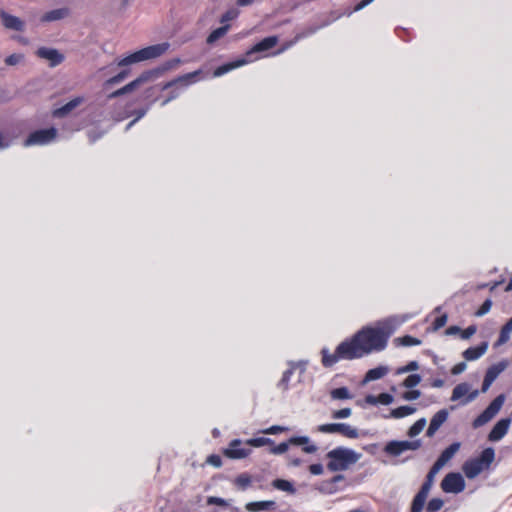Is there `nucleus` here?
I'll use <instances>...</instances> for the list:
<instances>
[{
	"instance_id": "42",
	"label": "nucleus",
	"mask_w": 512,
	"mask_h": 512,
	"mask_svg": "<svg viewBox=\"0 0 512 512\" xmlns=\"http://www.w3.org/2000/svg\"><path fill=\"white\" fill-rule=\"evenodd\" d=\"M491 307H492L491 299H486L474 314L477 317H481V316L487 314L490 311Z\"/></svg>"
},
{
	"instance_id": "50",
	"label": "nucleus",
	"mask_w": 512,
	"mask_h": 512,
	"mask_svg": "<svg viewBox=\"0 0 512 512\" xmlns=\"http://www.w3.org/2000/svg\"><path fill=\"white\" fill-rule=\"evenodd\" d=\"M207 504L217 505V506H222V507H225L228 505V503L226 502L225 499L220 498V497H215V496L208 497Z\"/></svg>"
},
{
	"instance_id": "64",
	"label": "nucleus",
	"mask_w": 512,
	"mask_h": 512,
	"mask_svg": "<svg viewBox=\"0 0 512 512\" xmlns=\"http://www.w3.org/2000/svg\"><path fill=\"white\" fill-rule=\"evenodd\" d=\"M343 479H344V477L342 475H336V476L333 477L332 481L333 482H338V481H341Z\"/></svg>"
},
{
	"instance_id": "23",
	"label": "nucleus",
	"mask_w": 512,
	"mask_h": 512,
	"mask_svg": "<svg viewBox=\"0 0 512 512\" xmlns=\"http://www.w3.org/2000/svg\"><path fill=\"white\" fill-rule=\"evenodd\" d=\"M276 507V502L272 500L248 502L245 505V509L251 512L273 511Z\"/></svg>"
},
{
	"instance_id": "11",
	"label": "nucleus",
	"mask_w": 512,
	"mask_h": 512,
	"mask_svg": "<svg viewBox=\"0 0 512 512\" xmlns=\"http://www.w3.org/2000/svg\"><path fill=\"white\" fill-rule=\"evenodd\" d=\"M252 450L243 444L240 439H233L228 447L223 449V455L229 459H244L251 454Z\"/></svg>"
},
{
	"instance_id": "9",
	"label": "nucleus",
	"mask_w": 512,
	"mask_h": 512,
	"mask_svg": "<svg viewBox=\"0 0 512 512\" xmlns=\"http://www.w3.org/2000/svg\"><path fill=\"white\" fill-rule=\"evenodd\" d=\"M420 447H421V440H413V441H408V440H403V441L392 440V441H389L385 445L384 452L387 455L397 457V456H400L405 451L417 450Z\"/></svg>"
},
{
	"instance_id": "28",
	"label": "nucleus",
	"mask_w": 512,
	"mask_h": 512,
	"mask_svg": "<svg viewBox=\"0 0 512 512\" xmlns=\"http://www.w3.org/2000/svg\"><path fill=\"white\" fill-rule=\"evenodd\" d=\"M459 448H460V443L459 442L452 443L451 445H449L447 448H445L441 452V454H440V456L438 457L437 460L445 465L450 459L453 458V456L459 450Z\"/></svg>"
},
{
	"instance_id": "2",
	"label": "nucleus",
	"mask_w": 512,
	"mask_h": 512,
	"mask_svg": "<svg viewBox=\"0 0 512 512\" xmlns=\"http://www.w3.org/2000/svg\"><path fill=\"white\" fill-rule=\"evenodd\" d=\"M326 457L329 460L327 469L331 472L347 470L359 459V455L355 451L344 447H337L329 451Z\"/></svg>"
},
{
	"instance_id": "60",
	"label": "nucleus",
	"mask_w": 512,
	"mask_h": 512,
	"mask_svg": "<svg viewBox=\"0 0 512 512\" xmlns=\"http://www.w3.org/2000/svg\"><path fill=\"white\" fill-rule=\"evenodd\" d=\"M254 0H237L236 3L240 7L249 6L253 3Z\"/></svg>"
},
{
	"instance_id": "5",
	"label": "nucleus",
	"mask_w": 512,
	"mask_h": 512,
	"mask_svg": "<svg viewBox=\"0 0 512 512\" xmlns=\"http://www.w3.org/2000/svg\"><path fill=\"white\" fill-rule=\"evenodd\" d=\"M290 445L302 446V451L307 454H313L318 450L317 446L310 442L309 437L293 436L289 438L286 442H281L278 445H270V453L274 455L283 454L288 450Z\"/></svg>"
},
{
	"instance_id": "46",
	"label": "nucleus",
	"mask_w": 512,
	"mask_h": 512,
	"mask_svg": "<svg viewBox=\"0 0 512 512\" xmlns=\"http://www.w3.org/2000/svg\"><path fill=\"white\" fill-rule=\"evenodd\" d=\"M23 59L22 54H11L5 58L6 65L13 66L18 64Z\"/></svg>"
},
{
	"instance_id": "27",
	"label": "nucleus",
	"mask_w": 512,
	"mask_h": 512,
	"mask_svg": "<svg viewBox=\"0 0 512 512\" xmlns=\"http://www.w3.org/2000/svg\"><path fill=\"white\" fill-rule=\"evenodd\" d=\"M416 412V408L413 407V406H408V405H404V406H400V407H397L395 409H392L390 411V414L389 416H385V418H394V419H400V418H404L406 416H409V415H412Z\"/></svg>"
},
{
	"instance_id": "17",
	"label": "nucleus",
	"mask_w": 512,
	"mask_h": 512,
	"mask_svg": "<svg viewBox=\"0 0 512 512\" xmlns=\"http://www.w3.org/2000/svg\"><path fill=\"white\" fill-rule=\"evenodd\" d=\"M504 369L505 365L503 363L494 364L487 369L482 383V392H486L490 388L492 383Z\"/></svg>"
},
{
	"instance_id": "20",
	"label": "nucleus",
	"mask_w": 512,
	"mask_h": 512,
	"mask_svg": "<svg viewBox=\"0 0 512 512\" xmlns=\"http://www.w3.org/2000/svg\"><path fill=\"white\" fill-rule=\"evenodd\" d=\"M448 418V411L446 409L439 410L430 420L429 427L427 429L426 435L428 437H432L438 429L443 425V423Z\"/></svg>"
},
{
	"instance_id": "10",
	"label": "nucleus",
	"mask_w": 512,
	"mask_h": 512,
	"mask_svg": "<svg viewBox=\"0 0 512 512\" xmlns=\"http://www.w3.org/2000/svg\"><path fill=\"white\" fill-rule=\"evenodd\" d=\"M57 136V130L54 127L36 130L29 134L25 140V146L45 145L52 142Z\"/></svg>"
},
{
	"instance_id": "8",
	"label": "nucleus",
	"mask_w": 512,
	"mask_h": 512,
	"mask_svg": "<svg viewBox=\"0 0 512 512\" xmlns=\"http://www.w3.org/2000/svg\"><path fill=\"white\" fill-rule=\"evenodd\" d=\"M317 431L321 433H339L349 439H356L359 437L357 428L347 423H327L317 427Z\"/></svg>"
},
{
	"instance_id": "1",
	"label": "nucleus",
	"mask_w": 512,
	"mask_h": 512,
	"mask_svg": "<svg viewBox=\"0 0 512 512\" xmlns=\"http://www.w3.org/2000/svg\"><path fill=\"white\" fill-rule=\"evenodd\" d=\"M390 333L383 328L363 327L352 337L342 341L330 353L327 348L321 350V363L330 368L340 360H354L364 357L374 351L379 352L386 348Z\"/></svg>"
},
{
	"instance_id": "49",
	"label": "nucleus",
	"mask_w": 512,
	"mask_h": 512,
	"mask_svg": "<svg viewBox=\"0 0 512 512\" xmlns=\"http://www.w3.org/2000/svg\"><path fill=\"white\" fill-rule=\"evenodd\" d=\"M292 374H293V370H291V369L284 371L282 378L279 382V385L282 386L284 389H287L288 383L291 379Z\"/></svg>"
},
{
	"instance_id": "40",
	"label": "nucleus",
	"mask_w": 512,
	"mask_h": 512,
	"mask_svg": "<svg viewBox=\"0 0 512 512\" xmlns=\"http://www.w3.org/2000/svg\"><path fill=\"white\" fill-rule=\"evenodd\" d=\"M421 382V376L419 374H411L404 381L403 386L406 388H413Z\"/></svg>"
},
{
	"instance_id": "22",
	"label": "nucleus",
	"mask_w": 512,
	"mask_h": 512,
	"mask_svg": "<svg viewBox=\"0 0 512 512\" xmlns=\"http://www.w3.org/2000/svg\"><path fill=\"white\" fill-rule=\"evenodd\" d=\"M83 102L82 97H76L69 102H67L65 105L55 109L53 111V116L56 118H62L67 116L72 110H74L76 107H78Z\"/></svg>"
},
{
	"instance_id": "18",
	"label": "nucleus",
	"mask_w": 512,
	"mask_h": 512,
	"mask_svg": "<svg viewBox=\"0 0 512 512\" xmlns=\"http://www.w3.org/2000/svg\"><path fill=\"white\" fill-rule=\"evenodd\" d=\"M201 73H202L201 70H197V71H194V72L187 73V74H184L182 76H179L178 78L165 83L162 86V90H167V89L173 87L176 84H179L181 86H188V85H190L192 83H195L198 80V76Z\"/></svg>"
},
{
	"instance_id": "7",
	"label": "nucleus",
	"mask_w": 512,
	"mask_h": 512,
	"mask_svg": "<svg viewBox=\"0 0 512 512\" xmlns=\"http://www.w3.org/2000/svg\"><path fill=\"white\" fill-rule=\"evenodd\" d=\"M160 76V70L159 69H152L144 71L138 78L133 80L132 82L128 83L127 85L123 86L122 88L112 92L109 95V98H117L119 96H122L126 93L132 92L137 87H139L141 84L146 83L150 80H154Z\"/></svg>"
},
{
	"instance_id": "15",
	"label": "nucleus",
	"mask_w": 512,
	"mask_h": 512,
	"mask_svg": "<svg viewBox=\"0 0 512 512\" xmlns=\"http://www.w3.org/2000/svg\"><path fill=\"white\" fill-rule=\"evenodd\" d=\"M469 390H470V386L467 383H460V384L456 385L452 391L451 400L456 401V400H459L462 397L467 395V398L465 399L464 404L471 402L472 400H474L477 397L478 391L475 390V391L469 393Z\"/></svg>"
},
{
	"instance_id": "30",
	"label": "nucleus",
	"mask_w": 512,
	"mask_h": 512,
	"mask_svg": "<svg viewBox=\"0 0 512 512\" xmlns=\"http://www.w3.org/2000/svg\"><path fill=\"white\" fill-rule=\"evenodd\" d=\"M245 63H246V60L241 59V60H237V61H234V62H230V63H226L224 65H221V66H219V67H217L215 69L214 76H216V77L222 76L225 73L231 71L232 69L240 67V66H242Z\"/></svg>"
},
{
	"instance_id": "25",
	"label": "nucleus",
	"mask_w": 512,
	"mask_h": 512,
	"mask_svg": "<svg viewBox=\"0 0 512 512\" xmlns=\"http://www.w3.org/2000/svg\"><path fill=\"white\" fill-rule=\"evenodd\" d=\"M70 11L68 8H58L51 11L46 12L41 17V22H52L64 19L69 15Z\"/></svg>"
},
{
	"instance_id": "56",
	"label": "nucleus",
	"mask_w": 512,
	"mask_h": 512,
	"mask_svg": "<svg viewBox=\"0 0 512 512\" xmlns=\"http://www.w3.org/2000/svg\"><path fill=\"white\" fill-rule=\"evenodd\" d=\"M465 369H466L465 362H460L452 367L451 373L453 375H458V374L462 373Z\"/></svg>"
},
{
	"instance_id": "55",
	"label": "nucleus",
	"mask_w": 512,
	"mask_h": 512,
	"mask_svg": "<svg viewBox=\"0 0 512 512\" xmlns=\"http://www.w3.org/2000/svg\"><path fill=\"white\" fill-rule=\"evenodd\" d=\"M308 469L312 475H321L324 470L322 464L320 463L311 464Z\"/></svg>"
},
{
	"instance_id": "38",
	"label": "nucleus",
	"mask_w": 512,
	"mask_h": 512,
	"mask_svg": "<svg viewBox=\"0 0 512 512\" xmlns=\"http://www.w3.org/2000/svg\"><path fill=\"white\" fill-rule=\"evenodd\" d=\"M235 484L241 489H246L251 484V477L247 473L238 475L235 479Z\"/></svg>"
},
{
	"instance_id": "13",
	"label": "nucleus",
	"mask_w": 512,
	"mask_h": 512,
	"mask_svg": "<svg viewBox=\"0 0 512 512\" xmlns=\"http://www.w3.org/2000/svg\"><path fill=\"white\" fill-rule=\"evenodd\" d=\"M432 483L424 481L422 484L420 490L415 495L412 504H411V512H422L424 508V504L426 502V499L428 497V494L431 490Z\"/></svg>"
},
{
	"instance_id": "16",
	"label": "nucleus",
	"mask_w": 512,
	"mask_h": 512,
	"mask_svg": "<svg viewBox=\"0 0 512 512\" xmlns=\"http://www.w3.org/2000/svg\"><path fill=\"white\" fill-rule=\"evenodd\" d=\"M511 420L509 418L500 419L492 428L488 435L489 441L496 442L501 440L508 432Z\"/></svg>"
},
{
	"instance_id": "26",
	"label": "nucleus",
	"mask_w": 512,
	"mask_h": 512,
	"mask_svg": "<svg viewBox=\"0 0 512 512\" xmlns=\"http://www.w3.org/2000/svg\"><path fill=\"white\" fill-rule=\"evenodd\" d=\"M394 398L389 393H380L377 396L374 395H367L365 398L366 403L371 405H389L393 402Z\"/></svg>"
},
{
	"instance_id": "59",
	"label": "nucleus",
	"mask_w": 512,
	"mask_h": 512,
	"mask_svg": "<svg viewBox=\"0 0 512 512\" xmlns=\"http://www.w3.org/2000/svg\"><path fill=\"white\" fill-rule=\"evenodd\" d=\"M373 0H361L356 6H355V10L358 11V10H361L363 9L364 7H366L367 5H369Z\"/></svg>"
},
{
	"instance_id": "53",
	"label": "nucleus",
	"mask_w": 512,
	"mask_h": 512,
	"mask_svg": "<svg viewBox=\"0 0 512 512\" xmlns=\"http://www.w3.org/2000/svg\"><path fill=\"white\" fill-rule=\"evenodd\" d=\"M421 392L419 390H409L404 392L403 399L407 401L416 400L420 397Z\"/></svg>"
},
{
	"instance_id": "31",
	"label": "nucleus",
	"mask_w": 512,
	"mask_h": 512,
	"mask_svg": "<svg viewBox=\"0 0 512 512\" xmlns=\"http://www.w3.org/2000/svg\"><path fill=\"white\" fill-rule=\"evenodd\" d=\"M230 28V25L229 24H225L215 30H213L207 37V43L208 44H213L215 43L217 40H219L220 38H222L224 35H226V33L228 32Z\"/></svg>"
},
{
	"instance_id": "21",
	"label": "nucleus",
	"mask_w": 512,
	"mask_h": 512,
	"mask_svg": "<svg viewBox=\"0 0 512 512\" xmlns=\"http://www.w3.org/2000/svg\"><path fill=\"white\" fill-rule=\"evenodd\" d=\"M278 37L277 36H268L256 43L249 51L248 54L251 53H258V52H264L272 49L275 47L278 43Z\"/></svg>"
},
{
	"instance_id": "14",
	"label": "nucleus",
	"mask_w": 512,
	"mask_h": 512,
	"mask_svg": "<svg viewBox=\"0 0 512 512\" xmlns=\"http://www.w3.org/2000/svg\"><path fill=\"white\" fill-rule=\"evenodd\" d=\"M36 55L39 58L48 60L51 67H55L64 61V55L53 48L40 47L36 51Z\"/></svg>"
},
{
	"instance_id": "33",
	"label": "nucleus",
	"mask_w": 512,
	"mask_h": 512,
	"mask_svg": "<svg viewBox=\"0 0 512 512\" xmlns=\"http://www.w3.org/2000/svg\"><path fill=\"white\" fill-rule=\"evenodd\" d=\"M331 398L335 400H345L352 398V395L347 387L335 388L330 392Z\"/></svg>"
},
{
	"instance_id": "54",
	"label": "nucleus",
	"mask_w": 512,
	"mask_h": 512,
	"mask_svg": "<svg viewBox=\"0 0 512 512\" xmlns=\"http://www.w3.org/2000/svg\"><path fill=\"white\" fill-rule=\"evenodd\" d=\"M475 333H476V327L474 325H471L464 330L461 329L460 336L462 339H469Z\"/></svg>"
},
{
	"instance_id": "63",
	"label": "nucleus",
	"mask_w": 512,
	"mask_h": 512,
	"mask_svg": "<svg viewBox=\"0 0 512 512\" xmlns=\"http://www.w3.org/2000/svg\"><path fill=\"white\" fill-rule=\"evenodd\" d=\"M291 464H292L293 466H299V465L301 464V460H300V459H298V458L293 459V460L291 461Z\"/></svg>"
},
{
	"instance_id": "58",
	"label": "nucleus",
	"mask_w": 512,
	"mask_h": 512,
	"mask_svg": "<svg viewBox=\"0 0 512 512\" xmlns=\"http://www.w3.org/2000/svg\"><path fill=\"white\" fill-rule=\"evenodd\" d=\"M460 332H461V328L458 326H455V325L448 327L445 331V333L447 335H456V334H460Z\"/></svg>"
},
{
	"instance_id": "35",
	"label": "nucleus",
	"mask_w": 512,
	"mask_h": 512,
	"mask_svg": "<svg viewBox=\"0 0 512 512\" xmlns=\"http://www.w3.org/2000/svg\"><path fill=\"white\" fill-rule=\"evenodd\" d=\"M426 425V419L425 418H421L419 420H417L408 430V433L407 435L411 438L417 436L418 434H420L422 432V430L424 429Z\"/></svg>"
},
{
	"instance_id": "48",
	"label": "nucleus",
	"mask_w": 512,
	"mask_h": 512,
	"mask_svg": "<svg viewBox=\"0 0 512 512\" xmlns=\"http://www.w3.org/2000/svg\"><path fill=\"white\" fill-rule=\"evenodd\" d=\"M419 368V364L417 361H410L405 366L399 368L398 373H406L410 371H416Z\"/></svg>"
},
{
	"instance_id": "19",
	"label": "nucleus",
	"mask_w": 512,
	"mask_h": 512,
	"mask_svg": "<svg viewBox=\"0 0 512 512\" xmlns=\"http://www.w3.org/2000/svg\"><path fill=\"white\" fill-rule=\"evenodd\" d=\"M0 18L3 26L6 29L14 30V31H23L24 30V22L4 10H0Z\"/></svg>"
},
{
	"instance_id": "61",
	"label": "nucleus",
	"mask_w": 512,
	"mask_h": 512,
	"mask_svg": "<svg viewBox=\"0 0 512 512\" xmlns=\"http://www.w3.org/2000/svg\"><path fill=\"white\" fill-rule=\"evenodd\" d=\"M178 96V93H175L173 92L168 98H166L163 102H162V106L166 105L167 103H169L171 100L175 99L176 97Z\"/></svg>"
},
{
	"instance_id": "41",
	"label": "nucleus",
	"mask_w": 512,
	"mask_h": 512,
	"mask_svg": "<svg viewBox=\"0 0 512 512\" xmlns=\"http://www.w3.org/2000/svg\"><path fill=\"white\" fill-rule=\"evenodd\" d=\"M128 73H129V70H123V71L119 72L117 75L109 78L105 84L113 85V84L119 83V82L123 81L128 76Z\"/></svg>"
},
{
	"instance_id": "4",
	"label": "nucleus",
	"mask_w": 512,
	"mask_h": 512,
	"mask_svg": "<svg viewBox=\"0 0 512 512\" xmlns=\"http://www.w3.org/2000/svg\"><path fill=\"white\" fill-rule=\"evenodd\" d=\"M169 47L170 45L167 42L147 46L122 58L118 62V66H128L141 61L157 58L163 55L169 49Z\"/></svg>"
},
{
	"instance_id": "34",
	"label": "nucleus",
	"mask_w": 512,
	"mask_h": 512,
	"mask_svg": "<svg viewBox=\"0 0 512 512\" xmlns=\"http://www.w3.org/2000/svg\"><path fill=\"white\" fill-rule=\"evenodd\" d=\"M273 444H274V441L272 439L266 438V437L251 438L245 442L246 446H252V447H262L265 445H273Z\"/></svg>"
},
{
	"instance_id": "51",
	"label": "nucleus",
	"mask_w": 512,
	"mask_h": 512,
	"mask_svg": "<svg viewBox=\"0 0 512 512\" xmlns=\"http://www.w3.org/2000/svg\"><path fill=\"white\" fill-rule=\"evenodd\" d=\"M180 62H181V60L179 58L169 60L168 62L165 63V65L162 68H158L160 70V75L163 72L176 67L178 64H180Z\"/></svg>"
},
{
	"instance_id": "62",
	"label": "nucleus",
	"mask_w": 512,
	"mask_h": 512,
	"mask_svg": "<svg viewBox=\"0 0 512 512\" xmlns=\"http://www.w3.org/2000/svg\"><path fill=\"white\" fill-rule=\"evenodd\" d=\"M435 475L431 472H428L425 481L433 484Z\"/></svg>"
},
{
	"instance_id": "37",
	"label": "nucleus",
	"mask_w": 512,
	"mask_h": 512,
	"mask_svg": "<svg viewBox=\"0 0 512 512\" xmlns=\"http://www.w3.org/2000/svg\"><path fill=\"white\" fill-rule=\"evenodd\" d=\"M402 346H417L421 344V340L411 335H405L396 339Z\"/></svg>"
},
{
	"instance_id": "43",
	"label": "nucleus",
	"mask_w": 512,
	"mask_h": 512,
	"mask_svg": "<svg viewBox=\"0 0 512 512\" xmlns=\"http://www.w3.org/2000/svg\"><path fill=\"white\" fill-rule=\"evenodd\" d=\"M288 427L280 426V425H273L267 429L262 430L263 434H270V435H276L279 433H283L288 431Z\"/></svg>"
},
{
	"instance_id": "29",
	"label": "nucleus",
	"mask_w": 512,
	"mask_h": 512,
	"mask_svg": "<svg viewBox=\"0 0 512 512\" xmlns=\"http://www.w3.org/2000/svg\"><path fill=\"white\" fill-rule=\"evenodd\" d=\"M512 333V317L506 322L505 325L502 326L498 340L496 342L497 346L503 345L507 343L510 339V335Z\"/></svg>"
},
{
	"instance_id": "36",
	"label": "nucleus",
	"mask_w": 512,
	"mask_h": 512,
	"mask_svg": "<svg viewBox=\"0 0 512 512\" xmlns=\"http://www.w3.org/2000/svg\"><path fill=\"white\" fill-rule=\"evenodd\" d=\"M273 487L285 491V492H294V487L291 482L284 479H276L272 483Z\"/></svg>"
},
{
	"instance_id": "52",
	"label": "nucleus",
	"mask_w": 512,
	"mask_h": 512,
	"mask_svg": "<svg viewBox=\"0 0 512 512\" xmlns=\"http://www.w3.org/2000/svg\"><path fill=\"white\" fill-rule=\"evenodd\" d=\"M207 463L211 464L212 466L219 468L222 466V459L217 454H212L208 456Z\"/></svg>"
},
{
	"instance_id": "57",
	"label": "nucleus",
	"mask_w": 512,
	"mask_h": 512,
	"mask_svg": "<svg viewBox=\"0 0 512 512\" xmlns=\"http://www.w3.org/2000/svg\"><path fill=\"white\" fill-rule=\"evenodd\" d=\"M443 466H444V464H442L440 461L436 460L435 463L430 468L429 472L436 475Z\"/></svg>"
},
{
	"instance_id": "39",
	"label": "nucleus",
	"mask_w": 512,
	"mask_h": 512,
	"mask_svg": "<svg viewBox=\"0 0 512 512\" xmlns=\"http://www.w3.org/2000/svg\"><path fill=\"white\" fill-rule=\"evenodd\" d=\"M443 505H444V502L442 499L432 498L426 506V511L427 512H437L443 507Z\"/></svg>"
},
{
	"instance_id": "12",
	"label": "nucleus",
	"mask_w": 512,
	"mask_h": 512,
	"mask_svg": "<svg viewBox=\"0 0 512 512\" xmlns=\"http://www.w3.org/2000/svg\"><path fill=\"white\" fill-rule=\"evenodd\" d=\"M441 488L446 493H460L465 489V481L459 473H448L441 482Z\"/></svg>"
},
{
	"instance_id": "47",
	"label": "nucleus",
	"mask_w": 512,
	"mask_h": 512,
	"mask_svg": "<svg viewBox=\"0 0 512 512\" xmlns=\"http://www.w3.org/2000/svg\"><path fill=\"white\" fill-rule=\"evenodd\" d=\"M237 16L238 12L234 9H230L221 16L220 22L227 23L228 21L235 19Z\"/></svg>"
},
{
	"instance_id": "3",
	"label": "nucleus",
	"mask_w": 512,
	"mask_h": 512,
	"mask_svg": "<svg viewBox=\"0 0 512 512\" xmlns=\"http://www.w3.org/2000/svg\"><path fill=\"white\" fill-rule=\"evenodd\" d=\"M495 459V450L485 448L478 457L468 459L462 466V471L468 479L476 478L480 473L488 470Z\"/></svg>"
},
{
	"instance_id": "44",
	"label": "nucleus",
	"mask_w": 512,
	"mask_h": 512,
	"mask_svg": "<svg viewBox=\"0 0 512 512\" xmlns=\"http://www.w3.org/2000/svg\"><path fill=\"white\" fill-rule=\"evenodd\" d=\"M352 410L350 408H342L335 410L332 413L333 419H345L351 416Z\"/></svg>"
},
{
	"instance_id": "24",
	"label": "nucleus",
	"mask_w": 512,
	"mask_h": 512,
	"mask_svg": "<svg viewBox=\"0 0 512 512\" xmlns=\"http://www.w3.org/2000/svg\"><path fill=\"white\" fill-rule=\"evenodd\" d=\"M487 348H488V344L486 342H482L481 344H479L477 346L469 347L468 349H466L463 352V357L467 361L477 360L486 353Z\"/></svg>"
},
{
	"instance_id": "6",
	"label": "nucleus",
	"mask_w": 512,
	"mask_h": 512,
	"mask_svg": "<svg viewBox=\"0 0 512 512\" xmlns=\"http://www.w3.org/2000/svg\"><path fill=\"white\" fill-rule=\"evenodd\" d=\"M504 401L505 396L503 394H500L494 398L488 407L473 420L472 427L474 429L480 428L492 420L502 408Z\"/></svg>"
},
{
	"instance_id": "45",
	"label": "nucleus",
	"mask_w": 512,
	"mask_h": 512,
	"mask_svg": "<svg viewBox=\"0 0 512 512\" xmlns=\"http://www.w3.org/2000/svg\"><path fill=\"white\" fill-rule=\"evenodd\" d=\"M447 320H448L447 314H442V315L436 317L435 320L433 321V330L437 331L440 328L444 327L447 323Z\"/></svg>"
},
{
	"instance_id": "32",
	"label": "nucleus",
	"mask_w": 512,
	"mask_h": 512,
	"mask_svg": "<svg viewBox=\"0 0 512 512\" xmlns=\"http://www.w3.org/2000/svg\"><path fill=\"white\" fill-rule=\"evenodd\" d=\"M386 374H387V368L379 366V367L368 370V372L365 375L364 380L367 382L378 380V379H381L382 377H384Z\"/></svg>"
}]
</instances>
